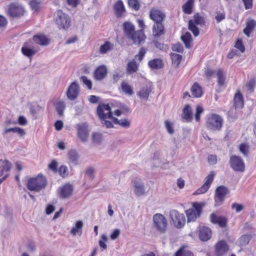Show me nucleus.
Listing matches in <instances>:
<instances>
[{
  "label": "nucleus",
  "mask_w": 256,
  "mask_h": 256,
  "mask_svg": "<svg viewBox=\"0 0 256 256\" xmlns=\"http://www.w3.org/2000/svg\"><path fill=\"white\" fill-rule=\"evenodd\" d=\"M123 32L126 36L136 44L144 42L146 36L142 30H136L134 26L130 22H125L122 26Z\"/></svg>",
  "instance_id": "obj_1"
},
{
  "label": "nucleus",
  "mask_w": 256,
  "mask_h": 256,
  "mask_svg": "<svg viewBox=\"0 0 256 256\" xmlns=\"http://www.w3.org/2000/svg\"><path fill=\"white\" fill-rule=\"evenodd\" d=\"M48 185V181L45 176L42 174L30 178L26 184V188L30 191L39 192L44 189Z\"/></svg>",
  "instance_id": "obj_2"
},
{
  "label": "nucleus",
  "mask_w": 256,
  "mask_h": 256,
  "mask_svg": "<svg viewBox=\"0 0 256 256\" xmlns=\"http://www.w3.org/2000/svg\"><path fill=\"white\" fill-rule=\"evenodd\" d=\"M54 20L59 29L66 30L70 26V20L69 16L64 13L62 10H58L56 12Z\"/></svg>",
  "instance_id": "obj_3"
},
{
  "label": "nucleus",
  "mask_w": 256,
  "mask_h": 256,
  "mask_svg": "<svg viewBox=\"0 0 256 256\" xmlns=\"http://www.w3.org/2000/svg\"><path fill=\"white\" fill-rule=\"evenodd\" d=\"M26 10L24 6L18 2H12L8 6L6 14L11 18H20L24 15Z\"/></svg>",
  "instance_id": "obj_4"
},
{
  "label": "nucleus",
  "mask_w": 256,
  "mask_h": 256,
  "mask_svg": "<svg viewBox=\"0 0 256 256\" xmlns=\"http://www.w3.org/2000/svg\"><path fill=\"white\" fill-rule=\"evenodd\" d=\"M224 123L222 118L218 114H212L208 117L206 128L214 131H219L221 130Z\"/></svg>",
  "instance_id": "obj_5"
},
{
  "label": "nucleus",
  "mask_w": 256,
  "mask_h": 256,
  "mask_svg": "<svg viewBox=\"0 0 256 256\" xmlns=\"http://www.w3.org/2000/svg\"><path fill=\"white\" fill-rule=\"evenodd\" d=\"M204 205V204L202 202H193L192 207L186 210L188 222H194L198 218L200 217Z\"/></svg>",
  "instance_id": "obj_6"
},
{
  "label": "nucleus",
  "mask_w": 256,
  "mask_h": 256,
  "mask_svg": "<svg viewBox=\"0 0 256 256\" xmlns=\"http://www.w3.org/2000/svg\"><path fill=\"white\" fill-rule=\"evenodd\" d=\"M194 20H190L188 22V29L192 32L195 36L199 34L200 32L196 24L204 26L206 22L204 18L199 13L194 14Z\"/></svg>",
  "instance_id": "obj_7"
},
{
  "label": "nucleus",
  "mask_w": 256,
  "mask_h": 256,
  "mask_svg": "<svg viewBox=\"0 0 256 256\" xmlns=\"http://www.w3.org/2000/svg\"><path fill=\"white\" fill-rule=\"evenodd\" d=\"M154 226L160 232L164 233L168 228L166 218L160 214H156L153 216Z\"/></svg>",
  "instance_id": "obj_8"
},
{
  "label": "nucleus",
  "mask_w": 256,
  "mask_h": 256,
  "mask_svg": "<svg viewBox=\"0 0 256 256\" xmlns=\"http://www.w3.org/2000/svg\"><path fill=\"white\" fill-rule=\"evenodd\" d=\"M229 163L234 171L242 172L246 170V166L243 159L240 156L232 155Z\"/></svg>",
  "instance_id": "obj_9"
},
{
  "label": "nucleus",
  "mask_w": 256,
  "mask_h": 256,
  "mask_svg": "<svg viewBox=\"0 0 256 256\" xmlns=\"http://www.w3.org/2000/svg\"><path fill=\"white\" fill-rule=\"evenodd\" d=\"M96 112L101 120L113 118L111 108L108 104H100L97 108Z\"/></svg>",
  "instance_id": "obj_10"
},
{
  "label": "nucleus",
  "mask_w": 256,
  "mask_h": 256,
  "mask_svg": "<svg viewBox=\"0 0 256 256\" xmlns=\"http://www.w3.org/2000/svg\"><path fill=\"white\" fill-rule=\"evenodd\" d=\"M170 215L176 228H180L184 226L186 217L184 214H180L178 210H172L170 212Z\"/></svg>",
  "instance_id": "obj_11"
},
{
  "label": "nucleus",
  "mask_w": 256,
  "mask_h": 256,
  "mask_svg": "<svg viewBox=\"0 0 256 256\" xmlns=\"http://www.w3.org/2000/svg\"><path fill=\"white\" fill-rule=\"evenodd\" d=\"M228 192V189L226 186H218L216 190L214 196L215 202L218 204H222Z\"/></svg>",
  "instance_id": "obj_12"
},
{
  "label": "nucleus",
  "mask_w": 256,
  "mask_h": 256,
  "mask_svg": "<svg viewBox=\"0 0 256 256\" xmlns=\"http://www.w3.org/2000/svg\"><path fill=\"white\" fill-rule=\"evenodd\" d=\"M214 173L211 172L210 174L205 178L206 182L204 184L199 188H198L194 194L198 195L206 193L210 188L212 182L214 178Z\"/></svg>",
  "instance_id": "obj_13"
},
{
  "label": "nucleus",
  "mask_w": 256,
  "mask_h": 256,
  "mask_svg": "<svg viewBox=\"0 0 256 256\" xmlns=\"http://www.w3.org/2000/svg\"><path fill=\"white\" fill-rule=\"evenodd\" d=\"M149 16L154 22H164L166 18L164 12L155 8L150 9Z\"/></svg>",
  "instance_id": "obj_14"
},
{
  "label": "nucleus",
  "mask_w": 256,
  "mask_h": 256,
  "mask_svg": "<svg viewBox=\"0 0 256 256\" xmlns=\"http://www.w3.org/2000/svg\"><path fill=\"white\" fill-rule=\"evenodd\" d=\"M108 72L107 67L104 64L100 65L96 67L94 70L93 74L94 78L96 80H102L106 77Z\"/></svg>",
  "instance_id": "obj_15"
},
{
  "label": "nucleus",
  "mask_w": 256,
  "mask_h": 256,
  "mask_svg": "<svg viewBox=\"0 0 256 256\" xmlns=\"http://www.w3.org/2000/svg\"><path fill=\"white\" fill-rule=\"evenodd\" d=\"M38 52V50L34 48L32 42L31 40L24 42L22 48V54L24 56L30 58H32L34 55L36 54Z\"/></svg>",
  "instance_id": "obj_16"
},
{
  "label": "nucleus",
  "mask_w": 256,
  "mask_h": 256,
  "mask_svg": "<svg viewBox=\"0 0 256 256\" xmlns=\"http://www.w3.org/2000/svg\"><path fill=\"white\" fill-rule=\"evenodd\" d=\"M153 88L150 83L144 84L138 92L137 95L141 99L146 100L149 96L150 94L152 92Z\"/></svg>",
  "instance_id": "obj_17"
},
{
  "label": "nucleus",
  "mask_w": 256,
  "mask_h": 256,
  "mask_svg": "<svg viewBox=\"0 0 256 256\" xmlns=\"http://www.w3.org/2000/svg\"><path fill=\"white\" fill-rule=\"evenodd\" d=\"M80 92V87L78 84L75 82H72L69 86L67 92V97L70 100H76Z\"/></svg>",
  "instance_id": "obj_18"
},
{
  "label": "nucleus",
  "mask_w": 256,
  "mask_h": 256,
  "mask_svg": "<svg viewBox=\"0 0 256 256\" xmlns=\"http://www.w3.org/2000/svg\"><path fill=\"white\" fill-rule=\"evenodd\" d=\"M229 250L228 244L224 240L218 241L215 246L216 256H223Z\"/></svg>",
  "instance_id": "obj_19"
},
{
  "label": "nucleus",
  "mask_w": 256,
  "mask_h": 256,
  "mask_svg": "<svg viewBox=\"0 0 256 256\" xmlns=\"http://www.w3.org/2000/svg\"><path fill=\"white\" fill-rule=\"evenodd\" d=\"M210 218L212 223L218 224L221 228H225L226 226L228 219L225 216L212 213L210 216Z\"/></svg>",
  "instance_id": "obj_20"
},
{
  "label": "nucleus",
  "mask_w": 256,
  "mask_h": 256,
  "mask_svg": "<svg viewBox=\"0 0 256 256\" xmlns=\"http://www.w3.org/2000/svg\"><path fill=\"white\" fill-rule=\"evenodd\" d=\"M165 28L164 22H154L152 28V36L154 38H158L165 33Z\"/></svg>",
  "instance_id": "obj_21"
},
{
  "label": "nucleus",
  "mask_w": 256,
  "mask_h": 256,
  "mask_svg": "<svg viewBox=\"0 0 256 256\" xmlns=\"http://www.w3.org/2000/svg\"><path fill=\"white\" fill-rule=\"evenodd\" d=\"M133 186L134 188V193L137 196H142L144 194V184L141 182V179L136 177L132 180Z\"/></svg>",
  "instance_id": "obj_22"
},
{
  "label": "nucleus",
  "mask_w": 256,
  "mask_h": 256,
  "mask_svg": "<svg viewBox=\"0 0 256 256\" xmlns=\"http://www.w3.org/2000/svg\"><path fill=\"white\" fill-rule=\"evenodd\" d=\"M182 118L186 122H191L193 118L192 111L189 104H186L183 108L182 114Z\"/></svg>",
  "instance_id": "obj_23"
},
{
  "label": "nucleus",
  "mask_w": 256,
  "mask_h": 256,
  "mask_svg": "<svg viewBox=\"0 0 256 256\" xmlns=\"http://www.w3.org/2000/svg\"><path fill=\"white\" fill-rule=\"evenodd\" d=\"M199 238L202 241H207L212 236V230L210 228L201 226L199 228Z\"/></svg>",
  "instance_id": "obj_24"
},
{
  "label": "nucleus",
  "mask_w": 256,
  "mask_h": 256,
  "mask_svg": "<svg viewBox=\"0 0 256 256\" xmlns=\"http://www.w3.org/2000/svg\"><path fill=\"white\" fill-rule=\"evenodd\" d=\"M234 106L236 109H242L244 106V98L239 90H237L234 98Z\"/></svg>",
  "instance_id": "obj_25"
},
{
  "label": "nucleus",
  "mask_w": 256,
  "mask_h": 256,
  "mask_svg": "<svg viewBox=\"0 0 256 256\" xmlns=\"http://www.w3.org/2000/svg\"><path fill=\"white\" fill-rule=\"evenodd\" d=\"M190 92L192 98H200L204 94L202 87L198 82H195L190 88Z\"/></svg>",
  "instance_id": "obj_26"
},
{
  "label": "nucleus",
  "mask_w": 256,
  "mask_h": 256,
  "mask_svg": "<svg viewBox=\"0 0 256 256\" xmlns=\"http://www.w3.org/2000/svg\"><path fill=\"white\" fill-rule=\"evenodd\" d=\"M78 138L82 141H86L88 136V126L86 124H78Z\"/></svg>",
  "instance_id": "obj_27"
},
{
  "label": "nucleus",
  "mask_w": 256,
  "mask_h": 256,
  "mask_svg": "<svg viewBox=\"0 0 256 256\" xmlns=\"http://www.w3.org/2000/svg\"><path fill=\"white\" fill-rule=\"evenodd\" d=\"M32 40L36 44L42 46L48 44L50 42V40L43 34L34 35Z\"/></svg>",
  "instance_id": "obj_28"
},
{
  "label": "nucleus",
  "mask_w": 256,
  "mask_h": 256,
  "mask_svg": "<svg viewBox=\"0 0 256 256\" xmlns=\"http://www.w3.org/2000/svg\"><path fill=\"white\" fill-rule=\"evenodd\" d=\"M114 10L116 17L120 18L126 12V10L122 0H118L114 4Z\"/></svg>",
  "instance_id": "obj_29"
},
{
  "label": "nucleus",
  "mask_w": 256,
  "mask_h": 256,
  "mask_svg": "<svg viewBox=\"0 0 256 256\" xmlns=\"http://www.w3.org/2000/svg\"><path fill=\"white\" fill-rule=\"evenodd\" d=\"M120 88L126 95L131 96L134 94L132 86L126 80H123L121 82Z\"/></svg>",
  "instance_id": "obj_30"
},
{
  "label": "nucleus",
  "mask_w": 256,
  "mask_h": 256,
  "mask_svg": "<svg viewBox=\"0 0 256 256\" xmlns=\"http://www.w3.org/2000/svg\"><path fill=\"white\" fill-rule=\"evenodd\" d=\"M173 256H194V254L188 250L187 245L184 244L176 252Z\"/></svg>",
  "instance_id": "obj_31"
},
{
  "label": "nucleus",
  "mask_w": 256,
  "mask_h": 256,
  "mask_svg": "<svg viewBox=\"0 0 256 256\" xmlns=\"http://www.w3.org/2000/svg\"><path fill=\"white\" fill-rule=\"evenodd\" d=\"M256 26V21L254 20H249L246 22V26L243 30V32L248 36H250Z\"/></svg>",
  "instance_id": "obj_32"
},
{
  "label": "nucleus",
  "mask_w": 256,
  "mask_h": 256,
  "mask_svg": "<svg viewBox=\"0 0 256 256\" xmlns=\"http://www.w3.org/2000/svg\"><path fill=\"white\" fill-rule=\"evenodd\" d=\"M83 227V222L81 220H78L75 223L74 226L70 230V234L73 236H76L77 234L78 236H81L82 234V228Z\"/></svg>",
  "instance_id": "obj_33"
},
{
  "label": "nucleus",
  "mask_w": 256,
  "mask_h": 256,
  "mask_svg": "<svg viewBox=\"0 0 256 256\" xmlns=\"http://www.w3.org/2000/svg\"><path fill=\"white\" fill-rule=\"evenodd\" d=\"M72 187L70 184L64 185L60 189V194L63 198L69 197L72 192Z\"/></svg>",
  "instance_id": "obj_34"
},
{
  "label": "nucleus",
  "mask_w": 256,
  "mask_h": 256,
  "mask_svg": "<svg viewBox=\"0 0 256 256\" xmlns=\"http://www.w3.org/2000/svg\"><path fill=\"white\" fill-rule=\"evenodd\" d=\"M217 82L220 86H223L225 84L226 76L224 71L222 68H218L216 70Z\"/></svg>",
  "instance_id": "obj_35"
},
{
  "label": "nucleus",
  "mask_w": 256,
  "mask_h": 256,
  "mask_svg": "<svg viewBox=\"0 0 256 256\" xmlns=\"http://www.w3.org/2000/svg\"><path fill=\"white\" fill-rule=\"evenodd\" d=\"M1 164L0 166V176H2L4 172H8L11 170L12 164L7 160H0Z\"/></svg>",
  "instance_id": "obj_36"
},
{
  "label": "nucleus",
  "mask_w": 256,
  "mask_h": 256,
  "mask_svg": "<svg viewBox=\"0 0 256 256\" xmlns=\"http://www.w3.org/2000/svg\"><path fill=\"white\" fill-rule=\"evenodd\" d=\"M194 0H188L182 6V10L184 14H190L192 12Z\"/></svg>",
  "instance_id": "obj_37"
},
{
  "label": "nucleus",
  "mask_w": 256,
  "mask_h": 256,
  "mask_svg": "<svg viewBox=\"0 0 256 256\" xmlns=\"http://www.w3.org/2000/svg\"><path fill=\"white\" fill-rule=\"evenodd\" d=\"M148 66L152 69H159L163 67L162 60L160 58H154L148 62Z\"/></svg>",
  "instance_id": "obj_38"
},
{
  "label": "nucleus",
  "mask_w": 256,
  "mask_h": 256,
  "mask_svg": "<svg viewBox=\"0 0 256 256\" xmlns=\"http://www.w3.org/2000/svg\"><path fill=\"white\" fill-rule=\"evenodd\" d=\"M170 57L172 60V64L176 68L178 67L182 60V56L176 53L172 52L170 54Z\"/></svg>",
  "instance_id": "obj_39"
},
{
  "label": "nucleus",
  "mask_w": 256,
  "mask_h": 256,
  "mask_svg": "<svg viewBox=\"0 0 256 256\" xmlns=\"http://www.w3.org/2000/svg\"><path fill=\"white\" fill-rule=\"evenodd\" d=\"M181 40L184 44L186 48H190L192 38L190 32H186L184 34L182 35L181 36Z\"/></svg>",
  "instance_id": "obj_40"
},
{
  "label": "nucleus",
  "mask_w": 256,
  "mask_h": 256,
  "mask_svg": "<svg viewBox=\"0 0 256 256\" xmlns=\"http://www.w3.org/2000/svg\"><path fill=\"white\" fill-rule=\"evenodd\" d=\"M138 64L134 60L129 62L127 65L126 70L129 73L136 72L138 70Z\"/></svg>",
  "instance_id": "obj_41"
},
{
  "label": "nucleus",
  "mask_w": 256,
  "mask_h": 256,
  "mask_svg": "<svg viewBox=\"0 0 256 256\" xmlns=\"http://www.w3.org/2000/svg\"><path fill=\"white\" fill-rule=\"evenodd\" d=\"M114 47L113 44L108 41H106L104 44L102 45L100 48V52L102 54L106 53L108 50L112 49Z\"/></svg>",
  "instance_id": "obj_42"
},
{
  "label": "nucleus",
  "mask_w": 256,
  "mask_h": 256,
  "mask_svg": "<svg viewBox=\"0 0 256 256\" xmlns=\"http://www.w3.org/2000/svg\"><path fill=\"white\" fill-rule=\"evenodd\" d=\"M9 132H13L18 133L20 136H22L26 134V132L24 130L19 127H15V128H6L4 131V134H6Z\"/></svg>",
  "instance_id": "obj_43"
},
{
  "label": "nucleus",
  "mask_w": 256,
  "mask_h": 256,
  "mask_svg": "<svg viewBox=\"0 0 256 256\" xmlns=\"http://www.w3.org/2000/svg\"><path fill=\"white\" fill-rule=\"evenodd\" d=\"M68 157L69 160L74 164H78V155L76 150H71L68 152Z\"/></svg>",
  "instance_id": "obj_44"
},
{
  "label": "nucleus",
  "mask_w": 256,
  "mask_h": 256,
  "mask_svg": "<svg viewBox=\"0 0 256 256\" xmlns=\"http://www.w3.org/2000/svg\"><path fill=\"white\" fill-rule=\"evenodd\" d=\"M112 120L114 124H118L122 127L128 128L130 126V122L127 119L118 120L117 118H113Z\"/></svg>",
  "instance_id": "obj_45"
},
{
  "label": "nucleus",
  "mask_w": 256,
  "mask_h": 256,
  "mask_svg": "<svg viewBox=\"0 0 256 256\" xmlns=\"http://www.w3.org/2000/svg\"><path fill=\"white\" fill-rule=\"evenodd\" d=\"M204 108L201 105H197L196 106L194 118L196 122H198L200 120V114L203 113Z\"/></svg>",
  "instance_id": "obj_46"
},
{
  "label": "nucleus",
  "mask_w": 256,
  "mask_h": 256,
  "mask_svg": "<svg viewBox=\"0 0 256 256\" xmlns=\"http://www.w3.org/2000/svg\"><path fill=\"white\" fill-rule=\"evenodd\" d=\"M59 174L62 178H66L68 174V170L66 166L62 165L58 170Z\"/></svg>",
  "instance_id": "obj_47"
},
{
  "label": "nucleus",
  "mask_w": 256,
  "mask_h": 256,
  "mask_svg": "<svg viewBox=\"0 0 256 256\" xmlns=\"http://www.w3.org/2000/svg\"><path fill=\"white\" fill-rule=\"evenodd\" d=\"M251 238L252 236L250 234H246L242 235L240 238V244L242 246L247 245L249 243Z\"/></svg>",
  "instance_id": "obj_48"
},
{
  "label": "nucleus",
  "mask_w": 256,
  "mask_h": 256,
  "mask_svg": "<svg viewBox=\"0 0 256 256\" xmlns=\"http://www.w3.org/2000/svg\"><path fill=\"white\" fill-rule=\"evenodd\" d=\"M108 240V238L106 236L105 234H102L101 236V238L98 242L99 246L102 248V250H106L107 248V246L106 242Z\"/></svg>",
  "instance_id": "obj_49"
},
{
  "label": "nucleus",
  "mask_w": 256,
  "mask_h": 256,
  "mask_svg": "<svg viewBox=\"0 0 256 256\" xmlns=\"http://www.w3.org/2000/svg\"><path fill=\"white\" fill-rule=\"evenodd\" d=\"M239 150L244 156H246L249 152V146L246 143H242L239 146Z\"/></svg>",
  "instance_id": "obj_50"
},
{
  "label": "nucleus",
  "mask_w": 256,
  "mask_h": 256,
  "mask_svg": "<svg viewBox=\"0 0 256 256\" xmlns=\"http://www.w3.org/2000/svg\"><path fill=\"white\" fill-rule=\"evenodd\" d=\"M65 108V104L63 102H59L56 104V110L60 116H62L63 115V112Z\"/></svg>",
  "instance_id": "obj_51"
},
{
  "label": "nucleus",
  "mask_w": 256,
  "mask_h": 256,
  "mask_svg": "<svg viewBox=\"0 0 256 256\" xmlns=\"http://www.w3.org/2000/svg\"><path fill=\"white\" fill-rule=\"evenodd\" d=\"M128 4L135 10H138L140 8V4L138 0H128Z\"/></svg>",
  "instance_id": "obj_52"
},
{
  "label": "nucleus",
  "mask_w": 256,
  "mask_h": 256,
  "mask_svg": "<svg viewBox=\"0 0 256 256\" xmlns=\"http://www.w3.org/2000/svg\"><path fill=\"white\" fill-rule=\"evenodd\" d=\"M256 86V80L254 78H251L246 84V87L248 90L250 92L254 91V88Z\"/></svg>",
  "instance_id": "obj_53"
},
{
  "label": "nucleus",
  "mask_w": 256,
  "mask_h": 256,
  "mask_svg": "<svg viewBox=\"0 0 256 256\" xmlns=\"http://www.w3.org/2000/svg\"><path fill=\"white\" fill-rule=\"evenodd\" d=\"M40 2L39 0H31L30 2V5L31 8L34 10L37 11L40 8Z\"/></svg>",
  "instance_id": "obj_54"
},
{
  "label": "nucleus",
  "mask_w": 256,
  "mask_h": 256,
  "mask_svg": "<svg viewBox=\"0 0 256 256\" xmlns=\"http://www.w3.org/2000/svg\"><path fill=\"white\" fill-rule=\"evenodd\" d=\"M172 51L179 53H182L184 52V48L182 44L177 43L172 44Z\"/></svg>",
  "instance_id": "obj_55"
},
{
  "label": "nucleus",
  "mask_w": 256,
  "mask_h": 256,
  "mask_svg": "<svg viewBox=\"0 0 256 256\" xmlns=\"http://www.w3.org/2000/svg\"><path fill=\"white\" fill-rule=\"evenodd\" d=\"M146 52V49L145 48L142 47L140 48V51L138 54L136 55L135 58L138 59L139 61H141L144 58Z\"/></svg>",
  "instance_id": "obj_56"
},
{
  "label": "nucleus",
  "mask_w": 256,
  "mask_h": 256,
  "mask_svg": "<svg viewBox=\"0 0 256 256\" xmlns=\"http://www.w3.org/2000/svg\"><path fill=\"white\" fill-rule=\"evenodd\" d=\"M234 47L240 50L242 52H244L245 50V47L243 44L241 39H238L235 43Z\"/></svg>",
  "instance_id": "obj_57"
},
{
  "label": "nucleus",
  "mask_w": 256,
  "mask_h": 256,
  "mask_svg": "<svg viewBox=\"0 0 256 256\" xmlns=\"http://www.w3.org/2000/svg\"><path fill=\"white\" fill-rule=\"evenodd\" d=\"M80 80L86 86L88 90L92 88V82L90 80H88L86 76H82L80 77Z\"/></svg>",
  "instance_id": "obj_58"
},
{
  "label": "nucleus",
  "mask_w": 256,
  "mask_h": 256,
  "mask_svg": "<svg viewBox=\"0 0 256 256\" xmlns=\"http://www.w3.org/2000/svg\"><path fill=\"white\" fill-rule=\"evenodd\" d=\"M58 163L55 160H53L50 162V163L48 164V168L50 170H52L54 172H56L58 171Z\"/></svg>",
  "instance_id": "obj_59"
},
{
  "label": "nucleus",
  "mask_w": 256,
  "mask_h": 256,
  "mask_svg": "<svg viewBox=\"0 0 256 256\" xmlns=\"http://www.w3.org/2000/svg\"><path fill=\"white\" fill-rule=\"evenodd\" d=\"M226 16L224 12H217L216 15L215 16V18L218 23L224 20Z\"/></svg>",
  "instance_id": "obj_60"
},
{
  "label": "nucleus",
  "mask_w": 256,
  "mask_h": 256,
  "mask_svg": "<svg viewBox=\"0 0 256 256\" xmlns=\"http://www.w3.org/2000/svg\"><path fill=\"white\" fill-rule=\"evenodd\" d=\"M246 10L251 9L252 8V0H242Z\"/></svg>",
  "instance_id": "obj_61"
},
{
  "label": "nucleus",
  "mask_w": 256,
  "mask_h": 256,
  "mask_svg": "<svg viewBox=\"0 0 256 256\" xmlns=\"http://www.w3.org/2000/svg\"><path fill=\"white\" fill-rule=\"evenodd\" d=\"M232 208L235 209L236 212H238L242 211L244 207L242 204L238 203H234L232 206Z\"/></svg>",
  "instance_id": "obj_62"
},
{
  "label": "nucleus",
  "mask_w": 256,
  "mask_h": 256,
  "mask_svg": "<svg viewBox=\"0 0 256 256\" xmlns=\"http://www.w3.org/2000/svg\"><path fill=\"white\" fill-rule=\"evenodd\" d=\"M165 125L167 130L170 134H172L174 132V130L172 128V124L168 120L165 122Z\"/></svg>",
  "instance_id": "obj_63"
},
{
  "label": "nucleus",
  "mask_w": 256,
  "mask_h": 256,
  "mask_svg": "<svg viewBox=\"0 0 256 256\" xmlns=\"http://www.w3.org/2000/svg\"><path fill=\"white\" fill-rule=\"evenodd\" d=\"M102 134L98 133H94L92 136L93 142H100L102 140Z\"/></svg>",
  "instance_id": "obj_64"
}]
</instances>
